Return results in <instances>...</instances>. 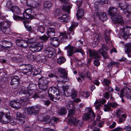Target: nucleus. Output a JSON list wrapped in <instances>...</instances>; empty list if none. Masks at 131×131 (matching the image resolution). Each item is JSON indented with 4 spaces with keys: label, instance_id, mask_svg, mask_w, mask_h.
Instances as JSON below:
<instances>
[{
    "label": "nucleus",
    "instance_id": "e433bc0d",
    "mask_svg": "<svg viewBox=\"0 0 131 131\" xmlns=\"http://www.w3.org/2000/svg\"><path fill=\"white\" fill-rule=\"evenodd\" d=\"M99 16L100 19L102 21H104L106 20L107 19L106 14L104 12L100 13V15Z\"/></svg>",
    "mask_w": 131,
    "mask_h": 131
},
{
    "label": "nucleus",
    "instance_id": "a18cd8bd",
    "mask_svg": "<svg viewBox=\"0 0 131 131\" xmlns=\"http://www.w3.org/2000/svg\"><path fill=\"white\" fill-rule=\"evenodd\" d=\"M66 61V59L63 57H60L57 59L58 63L61 64L64 63Z\"/></svg>",
    "mask_w": 131,
    "mask_h": 131
},
{
    "label": "nucleus",
    "instance_id": "a211bd4d",
    "mask_svg": "<svg viewBox=\"0 0 131 131\" xmlns=\"http://www.w3.org/2000/svg\"><path fill=\"white\" fill-rule=\"evenodd\" d=\"M16 119L18 120L19 124L22 125L25 122V118L22 116L21 114L19 112H17L16 115Z\"/></svg>",
    "mask_w": 131,
    "mask_h": 131
},
{
    "label": "nucleus",
    "instance_id": "4468645a",
    "mask_svg": "<svg viewBox=\"0 0 131 131\" xmlns=\"http://www.w3.org/2000/svg\"><path fill=\"white\" fill-rule=\"evenodd\" d=\"M89 54L90 57L93 59H97L101 57V55L98 51L89 50Z\"/></svg>",
    "mask_w": 131,
    "mask_h": 131
},
{
    "label": "nucleus",
    "instance_id": "6ab92c4d",
    "mask_svg": "<svg viewBox=\"0 0 131 131\" xmlns=\"http://www.w3.org/2000/svg\"><path fill=\"white\" fill-rule=\"evenodd\" d=\"M63 90L64 92L63 94H62V95H63L64 94L67 97L70 96L71 95L72 91L69 89L67 86H63Z\"/></svg>",
    "mask_w": 131,
    "mask_h": 131
},
{
    "label": "nucleus",
    "instance_id": "ea45409f",
    "mask_svg": "<svg viewBox=\"0 0 131 131\" xmlns=\"http://www.w3.org/2000/svg\"><path fill=\"white\" fill-rule=\"evenodd\" d=\"M67 75H64L60 76L61 78L60 81L61 82L64 83L69 81V79Z\"/></svg>",
    "mask_w": 131,
    "mask_h": 131
},
{
    "label": "nucleus",
    "instance_id": "dca6fc26",
    "mask_svg": "<svg viewBox=\"0 0 131 131\" xmlns=\"http://www.w3.org/2000/svg\"><path fill=\"white\" fill-rule=\"evenodd\" d=\"M35 90H31L30 89H27V91L23 90L21 91L22 93L23 94H26L27 96V97L30 98L31 96V98L33 95V94L35 93Z\"/></svg>",
    "mask_w": 131,
    "mask_h": 131
},
{
    "label": "nucleus",
    "instance_id": "4d7b16f0",
    "mask_svg": "<svg viewBox=\"0 0 131 131\" xmlns=\"http://www.w3.org/2000/svg\"><path fill=\"white\" fill-rule=\"evenodd\" d=\"M49 37V36H47L45 34L43 36H39V38L40 39L42 40L45 41H47L48 40Z\"/></svg>",
    "mask_w": 131,
    "mask_h": 131
},
{
    "label": "nucleus",
    "instance_id": "4be33fe9",
    "mask_svg": "<svg viewBox=\"0 0 131 131\" xmlns=\"http://www.w3.org/2000/svg\"><path fill=\"white\" fill-rule=\"evenodd\" d=\"M29 98L27 97V96L26 94H24V96L20 98V102L23 105H26Z\"/></svg>",
    "mask_w": 131,
    "mask_h": 131
},
{
    "label": "nucleus",
    "instance_id": "c756f323",
    "mask_svg": "<svg viewBox=\"0 0 131 131\" xmlns=\"http://www.w3.org/2000/svg\"><path fill=\"white\" fill-rule=\"evenodd\" d=\"M93 40L95 44L97 45L100 40V37L99 35L97 33H95L93 35Z\"/></svg>",
    "mask_w": 131,
    "mask_h": 131
},
{
    "label": "nucleus",
    "instance_id": "2f4dec72",
    "mask_svg": "<svg viewBox=\"0 0 131 131\" xmlns=\"http://www.w3.org/2000/svg\"><path fill=\"white\" fill-rule=\"evenodd\" d=\"M127 48L125 52L128 54L129 57H131V43L126 45Z\"/></svg>",
    "mask_w": 131,
    "mask_h": 131
},
{
    "label": "nucleus",
    "instance_id": "0eeeda50",
    "mask_svg": "<svg viewBox=\"0 0 131 131\" xmlns=\"http://www.w3.org/2000/svg\"><path fill=\"white\" fill-rule=\"evenodd\" d=\"M86 110L88 111V113L84 114L83 118L84 120L87 121L92 117H95L96 115L92 111L91 108H88Z\"/></svg>",
    "mask_w": 131,
    "mask_h": 131
},
{
    "label": "nucleus",
    "instance_id": "9d476101",
    "mask_svg": "<svg viewBox=\"0 0 131 131\" xmlns=\"http://www.w3.org/2000/svg\"><path fill=\"white\" fill-rule=\"evenodd\" d=\"M29 42L28 40L26 41L23 40H16V44L18 46L24 48L28 47Z\"/></svg>",
    "mask_w": 131,
    "mask_h": 131
},
{
    "label": "nucleus",
    "instance_id": "680f3d73",
    "mask_svg": "<svg viewBox=\"0 0 131 131\" xmlns=\"http://www.w3.org/2000/svg\"><path fill=\"white\" fill-rule=\"evenodd\" d=\"M39 57H40V59H39V60L40 62H45L46 61V57L45 56H39Z\"/></svg>",
    "mask_w": 131,
    "mask_h": 131
},
{
    "label": "nucleus",
    "instance_id": "aec40b11",
    "mask_svg": "<svg viewBox=\"0 0 131 131\" xmlns=\"http://www.w3.org/2000/svg\"><path fill=\"white\" fill-rule=\"evenodd\" d=\"M129 6V4L125 2L119 3L118 4V7H119L121 10H123V11L126 10V9L128 8Z\"/></svg>",
    "mask_w": 131,
    "mask_h": 131
},
{
    "label": "nucleus",
    "instance_id": "3c124183",
    "mask_svg": "<svg viewBox=\"0 0 131 131\" xmlns=\"http://www.w3.org/2000/svg\"><path fill=\"white\" fill-rule=\"evenodd\" d=\"M3 27L6 28H8L10 25V23L8 21H5L3 22Z\"/></svg>",
    "mask_w": 131,
    "mask_h": 131
},
{
    "label": "nucleus",
    "instance_id": "338daca9",
    "mask_svg": "<svg viewBox=\"0 0 131 131\" xmlns=\"http://www.w3.org/2000/svg\"><path fill=\"white\" fill-rule=\"evenodd\" d=\"M83 2V1L82 0H81L80 1H76V3L78 6V8H80L81 7Z\"/></svg>",
    "mask_w": 131,
    "mask_h": 131
},
{
    "label": "nucleus",
    "instance_id": "052dcab7",
    "mask_svg": "<svg viewBox=\"0 0 131 131\" xmlns=\"http://www.w3.org/2000/svg\"><path fill=\"white\" fill-rule=\"evenodd\" d=\"M106 102V100L103 99H100L99 100H96L95 104L101 103L102 104H104Z\"/></svg>",
    "mask_w": 131,
    "mask_h": 131
},
{
    "label": "nucleus",
    "instance_id": "09e8293b",
    "mask_svg": "<svg viewBox=\"0 0 131 131\" xmlns=\"http://www.w3.org/2000/svg\"><path fill=\"white\" fill-rule=\"evenodd\" d=\"M104 109L105 112H109L111 111V108L109 105V103L107 104H105L104 105Z\"/></svg>",
    "mask_w": 131,
    "mask_h": 131
},
{
    "label": "nucleus",
    "instance_id": "5701e85b",
    "mask_svg": "<svg viewBox=\"0 0 131 131\" xmlns=\"http://www.w3.org/2000/svg\"><path fill=\"white\" fill-rule=\"evenodd\" d=\"M10 10L14 14H19L21 13L19 8L16 6H12L11 7Z\"/></svg>",
    "mask_w": 131,
    "mask_h": 131
},
{
    "label": "nucleus",
    "instance_id": "393cba45",
    "mask_svg": "<svg viewBox=\"0 0 131 131\" xmlns=\"http://www.w3.org/2000/svg\"><path fill=\"white\" fill-rule=\"evenodd\" d=\"M55 32V30L54 28L49 27L48 29L47 34L50 37H51L54 36Z\"/></svg>",
    "mask_w": 131,
    "mask_h": 131
},
{
    "label": "nucleus",
    "instance_id": "a19ab883",
    "mask_svg": "<svg viewBox=\"0 0 131 131\" xmlns=\"http://www.w3.org/2000/svg\"><path fill=\"white\" fill-rule=\"evenodd\" d=\"M43 6L45 8L49 9L52 6V4L50 1H46L44 3Z\"/></svg>",
    "mask_w": 131,
    "mask_h": 131
},
{
    "label": "nucleus",
    "instance_id": "6e6552de",
    "mask_svg": "<svg viewBox=\"0 0 131 131\" xmlns=\"http://www.w3.org/2000/svg\"><path fill=\"white\" fill-rule=\"evenodd\" d=\"M122 35L123 37L126 38L129 35H131V27L127 26H124L122 29Z\"/></svg>",
    "mask_w": 131,
    "mask_h": 131
},
{
    "label": "nucleus",
    "instance_id": "603ef678",
    "mask_svg": "<svg viewBox=\"0 0 131 131\" xmlns=\"http://www.w3.org/2000/svg\"><path fill=\"white\" fill-rule=\"evenodd\" d=\"M78 25V24L77 23H75L74 21L72 22L71 27H69V30L71 31L72 30H73L74 28L77 26Z\"/></svg>",
    "mask_w": 131,
    "mask_h": 131
},
{
    "label": "nucleus",
    "instance_id": "5fc2aeb1",
    "mask_svg": "<svg viewBox=\"0 0 131 131\" xmlns=\"http://www.w3.org/2000/svg\"><path fill=\"white\" fill-rule=\"evenodd\" d=\"M0 31H1L3 33L6 34H8L9 32V30L8 28H6L3 27L1 29Z\"/></svg>",
    "mask_w": 131,
    "mask_h": 131
},
{
    "label": "nucleus",
    "instance_id": "f257e3e1",
    "mask_svg": "<svg viewBox=\"0 0 131 131\" xmlns=\"http://www.w3.org/2000/svg\"><path fill=\"white\" fill-rule=\"evenodd\" d=\"M117 12V9L116 8L111 7L108 8V14L111 16V18L114 23L122 25L124 24L123 20L122 17L120 16H116Z\"/></svg>",
    "mask_w": 131,
    "mask_h": 131
},
{
    "label": "nucleus",
    "instance_id": "864d4df0",
    "mask_svg": "<svg viewBox=\"0 0 131 131\" xmlns=\"http://www.w3.org/2000/svg\"><path fill=\"white\" fill-rule=\"evenodd\" d=\"M27 57L29 60L31 61H34L36 58L35 56L33 55L31 53L28 54Z\"/></svg>",
    "mask_w": 131,
    "mask_h": 131
},
{
    "label": "nucleus",
    "instance_id": "6e6d98bb",
    "mask_svg": "<svg viewBox=\"0 0 131 131\" xmlns=\"http://www.w3.org/2000/svg\"><path fill=\"white\" fill-rule=\"evenodd\" d=\"M69 120L72 121L74 125H76L79 120H78L75 118L72 117L69 119Z\"/></svg>",
    "mask_w": 131,
    "mask_h": 131
},
{
    "label": "nucleus",
    "instance_id": "de8ad7c7",
    "mask_svg": "<svg viewBox=\"0 0 131 131\" xmlns=\"http://www.w3.org/2000/svg\"><path fill=\"white\" fill-rule=\"evenodd\" d=\"M126 10H125L123 11V13L125 14H126V13H127L128 14L126 15V16L127 17H128L129 15L128 14H131V6H130L129 5V6L128 7Z\"/></svg>",
    "mask_w": 131,
    "mask_h": 131
},
{
    "label": "nucleus",
    "instance_id": "7c9ffc66",
    "mask_svg": "<svg viewBox=\"0 0 131 131\" xmlns=\"http://www.w3.org/2000/svg\"><path fill=\"white\" fill-rule=\"evenodd\" d=\"M98 51L100 53L103 57L105 59L108 58V56L106 52L103 49H100L98 50Z\"/></svg>",
    "mask_w": 131,
    "mask_h": 131
},
{
    "label": "nucleus",
    "instance_id": "c85d7f7f",
    "mask_svg": "<svg viewBox=\"0 0 131 131\" xmlns=\"http://www.w3.org/2000/svg\"><path fill=\"white\" fill-rule=\"evenodd\" d=\"M2 43L4 44H6L5 45V46H3L5 50H7L9 49L12 45V43L10 42L5 40H3L2 41Z\"/></svg>",
    "mask_w": 131,
    "mask_h": 131
},
{
    "label": "nucleus",
    "instance_id": "e2e57ef3",
    "mask_svg": "<svg viewBox=\"0 0 131 131\" xmlns=\"http://www.w3.org/2000/svg\"><path fill=\"white\" fill-rule=\"evenodd\" d=\"M45 115L44 114H41L38 117V120L40 121H45Z\"/></svg>",
    "mask_w": 131,
    "mask_h": 131
},
{
    "label": "nucleus",
    "instance_id": "412c9836",
    "mask_svg": "<svg viewBox=\"0 0 131 131\" xmlns=\"http://www.w3.org/2000/svg\"><path fill=\"white\" fill-rule=\"evenodd\" d=\"M10 104L11 106L13 108L18 109L20 107V103L17 102V100H13L10 102Z\"/></svg>",
    "mask_w": 131,
    "mask_h": 131
},
{
    "label": "nucleus",
    "instance_id": "bb28decb",
    "mask_svg": "<svg viewBox=\"0 0 131 131\" xmlns=\"http://www.w3.org/2000/svg\"><path fill=\"white\" fill-rule=\"evenodd\" d=\"M131 92V89L125 86L124 88L121 90V94L124 95H126L127 93Z\"/></svg>",
    "mask_w": 131,
    "mask_h": 131
},
{
    "label": "nucleus",
    "instance_id": "a878e982",
    "mask_svg": "<svg viewBox=\"0 0 131 131\" xmlns=\"http://www.w3.org/2000/svg\"><path fill=\"white\" fill-rule=\"evenodd\" d=\"M71 8L70 5L68 3L64 4L62 7V9L63 11L67 12L68 13H70V9Z\"/></svg>",
    "mask_w": 131,
    "mask_h": 131
},
{
    "label": "nucleus",
    "instance_id": "ddd939ff",
    "mask_svg": "<svg viewBox=\"0 0 131 131\" xmlns=\"http://www.w3.org/2000/svg\"><path fill=\"white\" fill-rule=\"evenodd\" d=\"M20 80L19 77L17 76L12 77L10 84L12 85H15L17 87L19 84Z\"/></svg>",
    "mask_w": 131,
    "mask_h": 131
},
{
    "label": "nucleus",
    "instance_id": "f03ea898",
    "mask_svg": "<svg viewBox=\"0 0 131 131\" xmlns=\"http://www.w3.org/2000/svg\"><path fill=\"white\" fill-rule=\"evenodd\" d=\"M23 17L14 15L13 19L16 20H20L25 19H31L35 17L36 15L32 10L30 8L26 10L23 14Z\"/></svg>",
    "mask_w": 131,
    "mask_h": 131
},
{
    "label": "nucleus",
    "instance_id": "473e14b6",
    "mask_svg": "<svg viewBox=\"0 0 131 131\" xmlns=\"http://www.w3.org/2000/svg\"><path fill=\"white\" fill-rule=\"evenodd\" d=\"M60 94L59 92V93L57 94H54L52 95L51 97H49L50 98V100L55 102H57V100H58L60 98Z\"/></svg>",
    "mask_w": 131,
    "mask_h": 131
},
{
    "label": "nucleus",
    "instance_id": "20e7f679",
    "mask_svg": "<svg viewBox=\"0 0 131 131\" xmlns=\"http://www.w3.org/2000/svg\"><path fill=\"white\" fill-rule=\"evenodd\" d=\"M11 119V117L9 113L0 112V122L3 124H6L9 122Z\"/></svg>",
    "mask_w": 131,
    "mask_h": 131
},
{
    "label": "nucleus",
    "instance_id": "c03bdc74",
    "mask_svg": "<svg viewBox=\"0 0 131 131\" xmlns=\"http://www.w3.org/2000/svg\"><path fill=\"white\" fill-rule=\"evenodd\" d=\"M49 81L48 79L45 77L42 78L41 79H39L38 83L48 84Z\"/></svg>",
    "mask_w": 131,
    "mask_h": 131
},
{
    "label": "nucleus",
    "instance_id": "c9c22d12",
    "mask_svg": "<svg viewBox=\"0 0 131 131\" xmlns=\"http://www.w3.org/2000/svg\"><path fill=\"white\" fill-rule=\"evenodd\" d=\"M39 88L43 91L46 90L48 89V84L38 83Z\"/></svg>",
    "mask_w": 131,
    "mask_h": 131
},
{
    "label": "nucleus",
    "instance_id": "bf43d9fd",
    "mask_svg": "<svg viewBox=\"0 0 131 131\" xmlns=\"http://www.w3.org/2000/svg\"><path fill=\"white\" fill-rule=\"evenodd\" d=\"M111 83V81L108 79H104L103 81V84L104 85L107 86H108Z\"/></svg>",
    "mask_w": 131,
    "mask_h": 131
},
{
    "label": "nucleus",
    "instance_id": "9b49d317",
    "mask_svg": "<svg viewBox=\"0 0 131 131\" xmlns=\"http://www.w3.org/2000/svg\"><path fill=\"white\" fill-rule=\"evenodd\" d=\"M39 110V107L34 106L29 107L27 109V111L31 114L35 115L37 114Z\"/></svg>",
    "mask_w": 131,
    "mask_h": 131
},
{
    "label": "nucleus",
    "instance_id": "69168bd1",
    "mask_svg": "<svg viewBox=\"0 0 131 131\" xmlns=\"http://www.w3.org/2000/svg\"><path fill=\"white\" fill-rule=\"evenodd\" d=\"M117 64H118V63L117 62L112 61L109 63L107 65V67L109 68H111L112 67L113 65L115 64L117 65Z\"/></svg>",
    "mask_w": 131,
    "mask_h": 131
},
{
    "label": "nucleus",
    "instance_id": "2eb2a0df",
    "mask_svg": "<svg viewBox=\"0 0 131 131\" xmlns=\"http://www.w3.org/2000/svg\"><path fill=\"white\" fill-rule=\"evenodd\" d=\"M50 41L51 44L54 47H57L59 45L60 41L57 37H50Z\"/></svg>",
    "mask_w": 131,
    "mask_h": 131
},
{
    "label": "nucleus",
    "instance_id": "774afa93",
    "mask_svg": "<svg viewBox=\"0 0 131 131\" xmlns=\"http://www.w3.org/2000/svg\"><path fill=\"white\" fill-rule=\"evenodd\" d=\"M109 104V105L113 108H116L118 105L117 103L115 102H110Z\"/></svg>",
    "mask_w": 131,
    "mask_h": 131
},
{
    "label": "nucleus",
    "instance_id": "8fccbe9b",
    "mask_svg": "<svg viewBox=\"0 0 131 131\" xmlns=\"http://www.w3.org/2000/svg\"><path fill=\"white\" fill-rule=\"evenodd\" d=\"M61 14V12L60 9H57L54 12V14L55 16L57 17L60 15Z\"/></svg>",
    "mask_w": 131,
    "mask_h": 131
},
{
    "label": "nucleus",
    "instance_id": "72a5a7b5",
    "mask_svg": "<svg viewBox=\"0 0 131 131\" xmlns=\"http://www.w3.org/2000/svg\"><path fill=\"white\" fill-rule=\"evenodd\" d=\"M67 112L66 108L64 107L60 108L58 111L59 114L60 115H64L67 113Z\"/></svg>",
    "mask_w": 131,
    "mask_h": 131
},
{
    "label": "nucleus",
    "instance_id": "f3484780",
    "mask_svg": "<svg viewBox=\"0 0 131 131\" xmlns=\"http://www.w3.org/2000/svg\"><path fill=\"white\" fill-rule=\"evenodd\" d=\"M58 20L61 22L67 23L70 21L69 16L67 14L63 15L62 16L58 18Z\"/></svg>",
    "mask_w": 131,
    "mask_h": 131
},
{
    "label": "nucleus",
    "instance_id": "f704fd0d",
    "mask_svg": "<svg viewBox=\"0 0 131 131\" xmlns=\"http://www.w3.org/2000/svg\"><path fill=\"white\" fill-rule=\"evenodd\" d=\"M110 33V32L109 31H107L105 32L104 38L106 42L107 43L110 41L111 39L109 36Z\"/></svg>",
    "mask_w": 131,
    "mask_h": 131
},
{
    "label": "nucleus",
    "instance_id": "49530a36",
    "mask_svg": "<svg viewBox=\"0 0 131 131\" xmlns=\"http://www.w3.org/2000/svg\"><path fill=\"white\" fill-rule=\"evenodd\" d=\"M58 71L61 74L64 75H67V71L64 69L59 68Z\"/></svg>",
    "mask_w": 131,
    "mask_h": 131
},
{
    "label": "nucleus",
    "instance_id": "423d86ee",
    "mask_svg": "<svg viewBox=\"0 0 131 131\" xmlns=\"http://www.w3.org/2000/svg\"><path fill=\"white\" fill-rule=\"evenodd\" d=\"M21 66V71L24 74H27L28 73L32 71V66L30 64H23Z\"/></svg>",
    "mask_w": 131,
    "mask_h": 131
},
{
    "label": "nucleus",
    "instance_id": "0e129e2a",
    "mask_svg": "<svg viewBox=\"0 0 131 131\" xmlns=\"http://www.w3.org/2000/svg\"><path fill=\"white\" fill-rule=\"evenodd\" d=\"M68 116L70 117H72L75 114V110L74 109L69 110Z\"/></svg>",
    "mask_w": 131,
    "mask_h": 131
},
{
    "label": "nucleus",
    "instance_id": "79ce46f5",
    "mask_svg": "<svg viewBox=\"0 0 131 131\" xmlns=\"http://www.w3.org/2000/svg\"><path fill=\"white\" fill-rule=\"evenodd\" d=\"M26 3L27 6L32 8H34L35 6H33L35 2L33 0H27L26 1Z\"/></svg>",
    "mask_w": 131,
    "mask_h": 131
},
{
    "label": "nucleus",
    "instance_id": "1a4fd4ad",
    "mask_svg": "<svg viewBox=\"0 0 131 131\" xmlns=\"http://www.w3.org/2000/svg\"><path fill=\"white\" fill-rule=\"evenodd\" d=\"M54 48L52 47H48L44 50V52L46 55L49 58H53L54 57Z\"/></svg>",
    "mask_w": 131,
    "mask_h": 131
},
{
    "label": "nucleus",
    "instance_id": "f8f14e48",
    "mask_svg": "<svg viewBox=\"0 0 131 131\" xmlns=\"http://www.w3.org/2000/svg\"><path fill=\"white\" fill-rule=\"evenodd\" d=\"M59 91L58 89L56 87H50L48 91L49 97L52 96L53 94H57L59 93Z\"/></svg>",
    "mask_w": 131,
    "mask_h": 131
},
{
    "label": "nucleus",
    "instance_id": "58836bf2",
    "mask_svg": "<svg viewBox=\"0 0 131 131\" xmlns=\"http://www.w3.org/2000/svg\"><path fill=\"white\" fill-rule=\"evenodd\" d=\"M60 35L62 37L61 38V40L63 42L65 41V40L68 39V37L67 35L66 32L65 31L61 32Z\"/></svg>",
    "mask_w": 131,
    "mask_h": 131
},
{
    "label": "nucleus",
    "instance_id": "7ed1b4c3",
    "mask_svg": "<svg viewBox=\"0 0 131 131\" xmlns=\"http://www.w3.org/2000/svg\"><path fill=\"white\" fill-rule=\"evenodd\" d=\"M65 49H67V55L69 56H72L74 53H80L82 56L84 54V51L82 48H76L70 45L69 44L65 47Z\"/></svg>",
    "mask_w": 131,
    "mask_h": 131
},
{
    "label": "nucleus",
    "instance_id": "39448f33",
    "mask_svg": "<svg viewBox=\"0 0 131 131\" xmlns=\"http://www.w3.org/2000/svg\"><path fill=\"white\" fill-rule=\"evenodd\" d=\"M43 41H41L38 43L32 44L30 47V49L32 51H40L43 48Z\"/></svg>",
    "mask_w": 131,
    "mask_h": 131
},
{
    "label": "nucleus",
    "instance_id": "b1692460",
    "mask_svg": "<svg viewBox=\"0 0 131 131\" xmlns=\"http://www.w3.org/2000/svg\"><path fill=\"white\" fill-rule=\"evenodd\" d=\"M84 14V10L80 8L79 9L77 10V12L76 14L77 17L78 19L82 18Z\"/></svg>",
    "mask_w": 131,
    "mask_h": 131
},
{
    "label": "nucleus",
    "instance_id": "37998d69",
    "mask_svg": "<svg viewBox=\"0 0 131 131\" xmlns=\"http://www.w3.org/2000/svg\"><path fill=\"white\" fill-rule=\"evenodd\" d=\"M37 31L38 32H40L41 33H44L45 31V27L42 25L38 26Z\"/></svg>",
    "mask_w": 131,
    "mask_h": 131
},
{
    "label": "nucleus",
    "instance_id": "cd10ccee",
    "mask_svg": "<svg viewBox=\"0 0 131 131\" xmlns=\"http://www.w3.org/2000/svg\"><path fill=\"white\" fill-rule=\"evenodd\" d=\"M91 73L89 71H87L85 73L83 72L81 75V77L83 79L84 78H87L91 80Z\"/></svg>",
    "mask_w": 131,
    "mask_h": 131
},
{
    "label": "nucleus",
    "instance_id": "13d9d810",
    "mask_svg": "<svg viewBox=\"0 0 131 131\" xmlns=\"http://www.w3.org/2000/svg\"><path fill=\"white\" fill-rule=\"evenodd\" d=\"M95 12L94 15L96 16H99L101 13L100 11L99 10L98 6L97 5H96V6H95Z\"/></svg>",
    "mask_w": 131,
    "mask_h": 131
},
{
    "label": "nucleus",
    "instance_id": "4c0bfd02",
    "mask_svg": "<svg viewBox=\"0 0 131 131\" xmlns=\"http://www.w3.org/2000/svg\"><path fill=\"white\" fill-rule=\"evenodd\" d=\"M72 101L69 100L67 103L66 106L68 110L73 109L74 106Z\"/></svg>",
    "mask_w": 131,
    "mask_h": 131
}]
</instances>
